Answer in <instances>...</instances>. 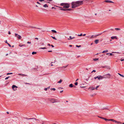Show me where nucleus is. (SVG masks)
I'll use <instances>...</instances> for the list:
<instances>
[{"label":"nucleus","instance_id":"obj_16","mask_svg":"<svg viewBox=\"0 0 124 124\" xmlns=\"http://www.w3.org/2000/svg\"><path fill=\"white\" fill-rule=\"evenodd\" d=\"M5 42L6 43H7L8 45L9 46H11L10 44L7 42V40H6Z\"/></svg>","mask_w":124,"mask_h":124},{"label":"nucleus","instance_id":"obj_34","mask_svg":"<svg viewBox=\"0 0 124 124\" xmlns=\"http://www.w3.org/2000/svg\"><path fill=\"white\" fill-rule=\"evenodd\" d=\"M25 46V45H21V44H19V46Z\"/></svg>","mask_w":124,"mask_h":124},{"label":"nucleus","instance_id":"obj_31","mask_svg":"<svg viewBox=\"0 0 124 124\" xmlns=\"http://www.w3.org/2000/svg\"><path fill=\"white\" fill-rule=\"evenodd\" d=\"M108 109L106 107H103L101 109L103 110L105 109Z\"/></svg>","mask_w":124,"mask_h":124},{"label":"nucleus","instance_id":"obj_41","mask_svg":"<svg viewBox=\"0 0 124 124\" xmlns=\"http://www.w3.org/2000/svg\"><path fill=\"white\" fill-rule=\"evenodd\" d=\"M75 84L76 85H78V83L77 82H76V83H75Z\"/></svg>","mask_w":124,"mask_h":124},{"label":"nucleus","instance_id":"obj_8","mask_svg":"<svg viewBox=\"0 0 124 124\" xmlns=\"http://www.w3.org/2000/svg\"><path fill=\"white\" fill-rule=\"evenodd\" d=\"M24 119L25 120H28L30 119H33V120L34 121V120H35V119L34 118H30L26 117L24 118Z\"/></svg>","mask_w":124,"mask_h":124},{"label":"nucleus","instance_id":"obj_30","mask_svg":"<svg viewBox=\"0 0 124 124\" xmlns=\"http://www.w3.org/2000/svg\"><path fill=\"white\" fill-rule=\"evenodd\" d=\"M51 90L55 91V89L54 88H51Z\"/></svg>","mask_w":124,"mask_h":124},{"label":"nucleus","instance_id":"obj_62","mask_svg":"<svg viewBox=\"0 0 124 124\" xmlns=\"http://www.w3.org/2000/svg\"><path fill=\"white\" fill-rule=\"evenodd\" d=\"M78 80V79H77V80H76V81H77Z\"/></svg>","mask_w":124,"mask_h":124},{"label":"nucleus","instance_id":"obj_17","mask_svg":"<svg viewBox=\"0 0 124 124\" xmlns=\"http://www.w3.org/2000/svg\"><path fill=\"white\" fill-rule=\"evenodd\" d=\"M18 75H22V76H26V75H25L24 74H22L21 73L19 74H18Z\"/></svg>","mask_w":124,"mask_h":124},{"label":"nucleus","instance_id":"obj_45","mask_svg":"<svg viewBox=\"0 0 124 124\" xmlns=\"http://www.w3.org/2000/svg\"><path fill=\"white\" fill-rule=\"evenodd\" d=\"M67 66H68V65L65 66H63V67H62V68H66Z\"/></svg>","mask_w":124,"mask_h":124},{"label":"nucleus","instance_id":"obj_53","mask_svg":"<svg viewBox=\"0 0 124 124\" xmlns=\"http://www.w3.org/2000/svg\"><path fill=\"white\" fill-rule=\"evenodd\" d=\"M11 34V33H10V31H9L8 32V34Z\"/></svg>","mask_w":124,"mask_h":124},{"label":"nucleus","instance_id":"obj_15","mask_svg":"<svg viewBox=\"0 0 124 124\" xmlns=\"http://www.w3.org/2000/svg\"><path fill=\"white\" fill-rule=\"evenodd\" d=\"M115 121L116 120L112 119H109V120H108V121H112L114 122H115Z\"/></svg>","mask_w":124,"mask_h":124},{"label":"nucleus","instance_id":"obj_9","mask_svg":"<svg viewBox=\"0 0 124 124\" xmlns=\"http://www.w3.org/2000/svg\"><path fill=\"white\" fill-rule=\"evenodd\" d=\"M105 2L107 3H114V2L112 1L109 0H106L105 1Z\"/></svg>","mask_w":124,"mask_h":124},{"label":"nucleus","instance_id":"obj_24","mask_svg":"<svg viewBox=\"0 0 124 124\" xmlns=\"http://www.w3.org/2000/svg\"><path fill=\"white\" fill-rule=\"evenodd\" d=\"M51 31L52 32H54V33H57V31H55V30H51Z\"/></svg>","mask_w":124,"mask_h":124},{"label":"nucleus","instance_id":"obj_19","mask_svg":"<svg viewBox=\"0 0 124 124\" xmlns=\"http://www.w3.org/2000/svg\"><path fill=\"white\" fill-rule=\"evenodd\" d=\"M108 52V50H105L103 51L102 52V53H106V52Z\"/></svg>","mask_w":124,"mask_h":124},{"label":"nucleus","instance_id":"obj_58","mask_svg":"<svg viewBox=\"0 0 124 124\" xmlns=\"http://www.w3.org/2000/svg\"><path fill=\"white\" fill-rule=\"evenodd\" d=\"M63 92V90L61 91H60V93H62V92Z\"/></svg>","mask_w":124,"mask_h":124},{"label":"nucleus","instance_id":"obj_25","mask_svg":"<svg viewBox=\"0 0 124 124\" xmlns=\"http://www.w3.org/2000/svg\"><path fill=\"white\" fill-rule=\"evenodd\" d=\"M105 67L107 69H110V67L109 66H105Z\"/></svg>","mask_w":124,"mask_h":124},{"label":"nucleus","instance_id":"obj_63","mask_svg":"<svg viewBox=\"0 0 124 124\" xmlns=\"http://www.w3.org/2000/svg\"><path fill=\"white\" fill-rule=\"evenodd\" d=\"M106 54L107 55H108V54H109V53H106Z\"/></svg>","mask_w":124,"mask_h":124},{"label":"nucleus","instance_id":"obj_36","mask_svg":"<svg viewBox=\"0 0 124 124\" xmlns=\"http://www.w3.org/2000/svg\"><path fill=\"white\" fill-rule=\"evenodd\" d=\"M61 10H63V11H67V9H61Z\"/></svg>","mask_w":124,"mask_h":124},{"label":"nucleus","instance_id":"obj_14","mask_svg":"<svg viewBox=\"0 0 124 124\" xmlns=\"http://www.w3.org/2000/svg\"><path fill=\"white\" fill-rule=\"evenodd\" d=\"M50 86H49L47 88H45L44 89V90L45 91H46L47 90L49 89H50Z\"/></svg>","mask_w":124,"mask_h":124},{"label":"nucleus","instance_id":"obj_6","mask_svg":"<svg viewBox=\"0 0 124 124\" xmlns=\"http://www.w3.org/2000/svg\"><path fill=\"white\" fill-rule=\"evenodd\" d=\"M17 87L14 85H13L12 86V88L14 91H16V88Z\"/></svg>","mask_w":124,"mask_h":124},{"label":"nucleus","instance_id":"obj_1","mask_svg":"<svg viewBox=\"0 0 124 124\" xmlns=\"http://www.w3.org/2000/svg\"><path fill=\"white\" fill-rule=\"evenodd\" d=\"M83 4V1H78L76 2H73L71 3L72 8H76Z\"/></svg>","mask_w":124,"mask_h":124},{"label":"nucleus","instance_id":"obj_13","mask_svg":"<svg viewBox=\"0 0 124 124\" xmlns=\"http://www.w3.org/2000/svg\"><path fill=\"white\" fill-rule=\"evenodd\" d=\"M70 39H68V40H70V39H74L75 38V37H72L71 36H70L69 37Z\"/></svg>","mask_w":124,"mask_h":124},{"label":"nucleus","instance_id":"obj_49","mask_svg":"<svg viewBox=\"0 0 124 124\" xmlns=\"http://www.w3.org/2000/svg\"><path fill=\"white\" fill-rule=\"evenodd\" d=\"M112 53H119L118 52H112Z\"/></svg>","mask_w":124,"mask_h":124},{"label":"nucleus","instance_id":"obj_52","mask_svg":"<svg viewBox=\"0 0 124 124\" xmlns=\"http://www.w3.org/2000/svg\"><path fill=\"white\" fill-rule=\"evenodd\" d=\"M76 46H81L80 45L78 46V45H76Z\"/></svg>","mask_w":124,"mask_h":124},{"label":"nucleus","instance_id":"obj_64","mask_svg":"<svg viewBox=\"0 0 124 124\" xmlns=\"http://www.w3.org/2000/svg\"><path fill=\"white\" fill-rule=\"evenodd\" d=\"M85 35H86V34H84L83 35V36H85Z\"/></svg>","mask_w":124,"mask_h":124},{"label":"nucleus","instance_id":"obj_40","mask_svg":"<svg viewBox=\"0 0 124 124\" xmlns=\"http://www.w3.org/2000/svg\"><path fill=\"white\" fill-rule=\"evenodd\" d=\"M104 120L106 121H108V120H109V119H107L106 118H105V119H104Z\"/></svg>","mask_w":124,"mask_h":124},{"label":"nucleus","instance_id":"obj_48","mask_svg":"<svg viewBox=\"0 0 124 124\" xmlns=\"http://www.w3.org/2000/svg\"><path fill=\"white\" fill-rule=\"evenodd\" d=\"M120 60L122 61H124V58L123 59H120Z\"/></svg>","mask_w":124,"mask_h":124},{"label":"nucleus","instance_id":"obj_21","mask_svg":"<svg viewBox=\"0 0 124 124\" xmlns=\"http://www.w3.org/2000/svg\"><path fill=\"white\" fill-rule=\"evenodd\" d=\"M66 3H61V5L62 6H64L65 5Z\"/></svg>","mask_w":124,"mask_h":124},{"label":"nucleus","instance_id":"obj_20","mask_svg":"<svg viewBox=\"0 0 124 124\" xmlns=\"http://www.w3.org/2000/svg\"><path fill=\"white\" fill-rule=\"evenodd\" d=\"M62 80L61 79H60V80L59 81H58L57 82V83H62Z\"/></svg>","mask_w":124,"mask_h":124},{"label":"nucleus","instance_id":"obj_7","mask_svg":"<svg viewBox=\"0 0 124 124\" xmlns=\"http://www.w3.org/2000/svg\"><path fill=\"white\" fill-rule=\"evenodd\" d=\"M56 100H55L54 99H50L49 101L52 102V103H54L56 102L55 101Z\"/></svg>","mask_w":124,"mask_h":124},{"label":"nucleus","instance_id":"obj_55","mask_svg":"<svg viewBox=\"0 0 124 124\" xmlns=\"http://www.w3.org/2000/svg\"><path fill=\"white\" fill-rule=\"evenodd\" d=\"M43 0H39V1L41 2H42L43 1H44Z\"/></svg>","mask_w":124,"mask_h":124},{"label":"nucleus","instance_id":"obj_23","mask_svg":"<svg viewBox=\"0 0 124 124\" xmlns=\"http://www.w3.org/2000/svg\"><path fill=\"white\" fill-rule=\"evenodd\" d=\"M91 90H94L95 89V88L94 87H92L91 88Z\"/></svg>","mask_w":124,"mask_h":124},{"label":"nucleus","instance_id":"obj_4","mask_svg":"<svg viewBox=\"0 0 124 124\" xmlns=\"http://www.w3.org/2000/svg\"><path fill=\"white\" fill-rule=\"evenodd\" d=\"M70 7L69 4L68 3H66L65 5L63 7V8H68Z\"/></svg>","mask_w":124,"mask_h":124},{"label":"nucleus","instance_id":"obj_42","mask_svg":"<svg viewBox=\"0 0 124 124\" xmlns=\"http://www.w3.org/2000/svg\"><path fill=\"white\" fill-rule=\"evenodd\" d=\"M13 73H7V75H9V74H12Z\"/></svg>","mask_w":124,"mask_h":124},{"label":"nucleus","instance_id":"obj_29","mask_svg":"<svg viewBox=\"0 0 124 124\" xmlns=\"http://www.w3.org/2000/svg\"><path fill=\"white\" fill-rule=\"evenodd\" d=\"M99 59L98 58H95L93 59V60L95 61H96Z\"/></svg>","mask_w":124,"mask_h":124},{"label":"nucleus","instance_id":"obj_35","mask_svg":"<svg viewBox=\"0 0 124 124\" xmlns=\"http://www.w3.org/2000/svg\"><path fill=\"white\" fill-rule=\"evenodd\" d=\"M99 86H100V85H98V86H97L96 87V88H95V89H96L97 90V88L99 87Z\"/></svg>","mask_w":124,"mask_h":124},{"label":"nucleus","instance_id":"obj_11","mask_svg":"<svg viewBox=\"0 0 124 124\" xmlns=\"http://www.w3.org/2000/svg\"><path fill=\"white\" fill-rule=\"evenodd\" d=\"M99 40L98 39H96L94 41L95 43L96 44H97L99 42Z\"/></svg>","mask_w":124,"mask_h":124},{"label":"nucleus","instance_id":"obj_39","mask_svg":"<svg viewBox=\"0 0 124 124\" xmlns=\"http://www.w3.org/2000/svg\"><path fill=\"white\" fill-rule=\"evenodd\" d=\"M9 77H6V78H5V80H7V79H8V78Z\"/></svg>","mask_w":124,"mask_h":124},{"label":"nucleus","instance_id":"obj_26","mask_svg":"<svg viewBox=\"0 0 124 124\" xmlns=\"http://www.w3.org/2000/svg\"><path fill=\"white\" fill-rule=\"evenodd\" d=\"M43 7H48V6L46 4H45L44 5Z\"/></svg>","mask_w":124,"mask_h":124},{"label":"nucleus","instance_id":"obj_18","mask_svg":"<svg viewBox=\"0 0 124 124\" xmlns=\"http://www.w3.org/2000/svg\"><path fill=\"white\" fill-rule=\"evenodd\" d=\"M115 123H117V124H121V122H120L117 121H115Z\"/></svg>","mask_w":124,"mask_h":124},{"label":"nucleus","instance_id":"obj_46","mask_svg":"<svg viewBox=\"0 0 124 124\" xmlns=\"http://www.w3.org/2000/svg\"><path fill=\"white\" fill-rule=\"evenodd\" d=\"M98 76H97L96 77H94V79H96L97 78H98Z\"/></svg>","mask_w":124,"mask_h":124},{"label":"nucleus","instance_id":"obj_56","mask_svg":"<svg viewBox=\"0 0 124 124\" xmlns=\"http://www.w3.org/2000/svg\"><path fill=\"white\" fill-rule=\"evenodd\" d=\"M69 46H70V47L72 46V45H69Z\"/></svg>","mask_w":124,"mask_h":124},{"label":"nucleus","instance_id":"obj_33","mask_svg":"<svg viewBox=\"0 0 124 124\" xmlns=\"http://www.w3.org/2000/svg\"><path fill=\"white\" fill-rule=\"evenodd\" d=\"M46 47H41V48H39V49H46Z\"/></svg>","mask_w":124,"mask_h":124},{"label":"nucleus","instance_id":"obj_43","mask_svg":"<svg viewBox=\"0 0 124 124\" xmlns=\"http://www.w3.org/2000/svg\"><path fill=\"white\" fill-rule=\"evenodd\" d=\"M82 35V33H81L80 35L78 34V36H81Z\"/></svg>","mask_w":124,"mask_h":124},{"label":"nucleus","instance_id":"obj_47","mask_svg":"<svg viewBox=\"0 0 124 124\" xmlns=\"http://www.w3.org/2000/svg\"><path fill=\"white\" fill-rule=\"evenodd\" d=\"M96 70H93V71H92V73L93 72H95Z\"/></svg>","mask_w":124,"mask_h":124},{"label":"nucleus","instance_id":"obj_5","mask_svg":"<svg viewBox=\"0 0 124 124\" xmlns=\"http://www.w3.org/2000/svg\"><path fill=\"white\" fill-rule=\"evenodd\" d=\"M98 79L99 80H102V79L104 78L103 76H98Z\"/></svg>","mask_w":124,"mask_h":124},{"label":"nucleus","instance_id":"obj_37","mask_svg":"<svg viewBox=\"0 0 124 124\" xmlns=\"http://www.w3.org/2000/svg\"><path fill=\"white\" fill-rule=\"evenodd\" d=\"M72 9H67V11H70L71 10H72Z\"/></svg>","mask_w":124,"mask_h":124},{"label":"nucleus","instance_id":"obj_57","mask_svg":"<svg viewBox=\"0 0 124 124\" xmlns=\"http://www.w3.org/2000/svg\"><path fill=\"white\" fill-rule=\"evenodd\" d=\"M47 45V46H50V44H48Z\"/></svg>","mask_w":124,"mask_h":124},{"label":"nucleus","instance_id":"obj_22","mask_svg":"<svg viewBox=\"0 0 124 124\" xmlns=\"http://www.w3.org/2000/svg\"><path fill=\"white\" fill-rule=\"evenodd\" d=\"M73 85L72 84H71L69 85V86L70 87H73Z\"/></svg>","mask_w":124,"mask_h":124},{"label":"nucleus","instance_id":"obj_54","mask_svg":"<svg viewBox=\"0 0 124 124\" xmlns=\"http://www.w3.org/2000/svg\"><path fill=\"white\" fill-rule=\"evenodd\" d=\"M101 118L103 119H105V118L102 117H101Z\"/></svg>","mask_w":124,"mask_h":124},{"label":"nucleus","instance_id":"obj_38","mask_svg":"<svg viewBox=\"0 0 124 124\" xmlns=\"http://www.w3.org/2000/svg\"><path fill=\"white\" fill-rule=\"evenodd\" d=\"M115 29L116 30H120V29L118 28H115Z\"/></svg>","mask_w":124,"mask_h":124},{"label":"nucleus","instance_id":"obj_59","mask_svg":"<svg viewBox=\"0 0 124 124\" xmlns=\"http://www.w3.org/2000/svg\"><path fill=\"white\" fill-rule=\"evenodd\" d=\"M73 87H76V86H75V85H73Z\"/></svg>","mask_w":124,"mask_h":124},{"label":"nucleus","instance_id":"obj_32","mask_svg":"<svg viewBox=\"0 0 124 124\" xmlns=\"http://www.w3.org/2000/svg\"><path fill=\"white\" fill-rule=\"evenodd\" d=\"M51 37L53 39H55V40H56L57 39L56 38H55V37H53L52 36H51Z\"/></svg>","mask_w":124,"mask_h":124},{"label":"nucleus","instance_id":"obj_44","mask_svg":"<svg viewBox=\"0 0 124 124\" xmlns=\"http://www.w3.org/2000/svg\"><path fill=\"white\" fill-rule=\"evenodd\" d=\"M109 56H112V55H113V54H112V53H109Z\"/></svg>","mask_w":124,"mask_h":124},{"label":"nucleus","instance_id":"obj_3","mask_svg":"<svg viewBox=\"0 0 124 124\" xmlns=\"http://www.w3.org/2000/svg\"><path fill=\"white\" fill-rule=\"evenodd\" d=\"M15 36L17 37L19 39H21V36L20 35H18L17 34L15 33Z\"/></svg>","mask_w":124,"mask_h":124},{"label":"nucleus","instance_id":"obj_2","mask_svg":"<svg viewBox=\"0 0 124 124\" xmlns=\"http://www.w3.org/2000/svg\"><path fill=\"white\" fill-rule=\"evenodd\" d=\"M104 78H109L110 77V75L109 74H107L103 76Z\"/></svg>","mask_w":124,"mask_h":124},{"label":"nucleus","instance_id":"obj_28","mask_svg":"<svg viewBox=\"0 0 124 124\" xmlns=\"http://www.w3.org/2000/svg\"><path fill=\"white\" fill-rule=\"evenodd\" d=\"M118 74H119L121 76L123 77H124V75H121V74H120L119 73H118Z\"/></svg>","mask_w":124,"mask_h":124},{"label":"nucleus","instance_id":"obj_51","mask_svg":"<svg viewBox=\"0 0 124 124\" xmlns=\"http://www.w3.org/2000/svg\"><path fill=\"white\" fill-rule=\"evenodd\" d=\"M27 43L28 44H31V42H29V41H28L27 42Z\"/></svg>","mask_w":124,"mask_h":124},{"label":"nucleus","instance_id":"obj_12","mask_svg":"<svg viewBox=\"0 0 124 124\" xmlns=\"http://www.w3.org/2000/svg\"><path fill=\"white\" fill-rule=\"evenodd\" d=\"M111 38L112 39H117V38L116 36H113L111 37Z\"/></svg>","mask_w":124,"mask_h":124},{"label":"nucleus","instance_id":"obj_61","mask_svg":"<svg viewBox=\"0 0 124 124\" xmlns=\"http://www.w3.org/2000/svg\"><path fill=\"white\" fill-rule=\"evenodd\" d=\"M7 114H9V112H7Z\"/></svg>","mask_w":124,"mask_h":124},{"label":"nucleus","instance_id":"obj_27","mask_svg":"<svg viewBox=\"0 0 124 124\" xmlns=\"http://www.w3.org/2000/svg\"><path fill=\"white\" fill-rule=\"evenodd\" d=\"M36 53H37V52H33L32 53V54H36Z\"/></svg>","mask_w":124,"mask_h":124},{"label":"nucleus","instance_id":"obj_50","mask_svg":"<svg viewBox=\"0 0 124 124\" xmlns=\"http://www.w3.org/2000/svg\"><path fill=\"white\" fill-rule=\"evenodd\" d=\"M35 39H36L37 41H38V38H35Z\"/></svg>","mask_w":124,"mask_h":124},{"label":"nucleus","instance_id":"obj_10","mask_svg":"<svg viewBox=\"0 0 124 124\" xmlns=\"http://www.w3.org/2000/svg\"><path fill=\"white\" fill-rule=\"evenodd\" d=\"M101 34H98V35H97L95 36H94L93 35H92L90 37V39H92L93 38H94V37H96L97 36H99V35H100Z\"/></svg>","mask_w":124,"mask_h":124},{"label":"nucleus","instance_id":"obj_60","mask_svg":"<svg viewBox=\"0 0 124 124\" xmlns=\"http://www.w3.org/2000/svg\"><path fill=\"white\" fill-rule=\"evenodd\" d=\"M52 51H48V52H52Z\"/></svg>","mask_w":124,"mask_h":124}]
</instances>
